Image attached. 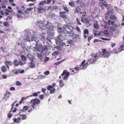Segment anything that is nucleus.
I'll list each match as a JSON object with an SVG mask.
<instances>
[{
    "label": "nucleus",
    "mask_w": 124,
    "mask_h": 124,
    "mask_svg": "<svg viewBox=\"0 0 124 124\" xmlns=\"http://www.w3.org/2000/svg\"><path fill=\"white\" fill-rule=\"evenodd\" d=\"M92 36H88V42H89L91 40V39L92 38Z\"/></svg>",
    "instance_id": "55"
},
{
    "label": "nucleus",
    "mask_w": 124,
    "mask_h": 124,
    "mask_svg": "<svg viewBox=\"0 0 124 124\" xmlns=\"http://www.w3.org/2000/svg\"><path fill=\"white\" fill-rule=\"evenodd\" d=\"M49 59V57H46L45 58L44 60V62H46Z\"/></svg>",
    "instance_id": "50"
},
{
    "label": "nucleus",
    "mask_w": 124,
    "mask_h": 124,
    "mask_svg": "<svg viewBox=\"0 0 124 124\" xmlns=\"http://www.w3.org/2000/svg\"><path fill=\"white\" fill-rule=\"evenodd\" d=\"M4 25L5 26H8V22H4L3 23Z\"/></svg>",
    "instance_id": "60"
},
{
    "label": "nucleus",
    "mask_w": 124,
    "mask_h": 124,
    "mask_svg": "<svg viewBox=\"0 0 124 124\" xmlns=\"http://www.w3.org/2000/svg\"><path fill=\"white\" fill-rule=\"evenodd\" d=\"M22 48L24 50L26 48V46H25L24 44H23L22 45Z\"/></svg>",
    "instance_id": "63"
},
{
    "label": "nucleus",
    "mask_w": 124,
    "mask_h": 124,
    "mask_svg": "<svg viewBox=\"0 0 124 124\" xmlns=\"http://www.w3.org/2000/svg\"><path fill=\"white\" fill-rule=\"evenodd\" d=\"M59 36L60 38L61 39V40L62 41V40H64L65 39V38L62 36L61 34L59 35Z\"/></svg>",
    "instance_id": "49"
},
{
    "label": "nucleus",
    "mask_w": 124,
    "mask_h": 124,
    "mask_svg": "<svg viewBox=\"0 0 124 124\" xmlns=\"http://www.w3.org/2000/svg\"><path fill=\"white\" fill-rule=\"evenodd\" d=\"M21 84V83L19 81H17L16 82V85H20Z\"/></svg>",
    "instance_id": "54"
},
{
    "label": "nucleus",
    "mask_w": 124,
    "mask_h": 124,
    "mask_svg": "<svg viewBox=\"0 0 124 124\" xmlns=\"http://www.w3.org/2000/svg\"><path fill=\"white\" fill-rule=\"evenodd\" d=\"M33 9V8H29L26 9V10L27 11H30L32 10Z\"/></svg>",
    "instance_id": "57"
},
{
    "label": "nucleus",
    "mask_w": 124,
    "mask_h": 124,
    "mask_svg": "<svg viewBox=\"0 0 124 124\" xmlns=\"http://www.w3.org/2000/svg\"><path fill=\"white\" fill-rule=\"evenodd\" d=\"M102 56L104 57L108 58L109 57L110 55V53L109 52H107L105 49H103L102 50Z\"/></svg>",
    "instance_id": "8"
},
{
    "label": "nucleus",
    "mask_w": 124,
    "mask_h": 124,
    "mask_svg": "<svg viewBox=\"0 0 124 124\" xmlns=\"http://www.w3.org/2000/svg\"><path fill=\"white\" fill-rule=\"evenodd\" d=\"M102 3L103 6H104L105 7H107L108 4L107 3L106 1H104L103 2H102Z\"/></svg>",
    "instance_id": "43"
},
{
    "label": "nucleus",
    "mask_w": 124,
    "mask_h": 124,
    "mask_svg": "<svg viewBox=\"0 0 124 124\" xmlns=\"http://www.w3.org/2000/svg\"><path fill=\"white\" fill-rule=\"evenodd\" d=\"M59 85L60 86L62 87L64 85L63 82L62 80H60L59 81Z\"/></svg>",
    "instance_id": "40"
},
{
    "label": "nucleus",
    "mask_w": 124,
    "mask_h": 124,
    "mask_svg": "<svg viewBox=\"0 0 124 124\" xmlns=\"http://www.w3.org/2000/svg\"><path fill=\"white\" fill-rule=\"evenodd\" d=\"M39 98L41 99H42L43 98V95H39Z\"/></svg>",
    "instance_id": "62"
},
{
    "label": "nucleus",
    "mask_w": 124,
    "mask_h": 124,
    "mask_svg": "<svg viewBox=\"0 0 124 124\" xmlns=\"http://www.w3.org/2000/svg\"><path fill=\"white\" fill-rule=\"evenodd\" d=\"M50 36L48 35L47 36V37L46 38V43H50L49 44H52V42L51 41L50 39Z\"/></svg>",
    "instance_id": "24"
},
{
    "label": "nucleus",
    "mask_w": 124,
    "mask_h": 124,
    "mask_svg": "<svg viewBox=\"0 0 124 124\" xmlns=\"http://www.w3.org/2000/svg\"><path fill=\"white\" fill-rule=\"evenodd\" d=\"M76 12L79 13H80V14H81L82 13V12H80L81 9L79 7H77L76 8Z\"/></svg>",
    "instance_id": "25"
},
{
    "label": "nucleus",
    "mask_w": 124,
    "mask_h": 124,
    "mask_svg": "<svg viewBox=\"0 0 124 124\" xmlns=\"http://www.w3.org/2000/svg\"><path fill=\"white\" fill-rule=\"evenodd\" d=\"M24 39L29 42L33 41L35 43L36 47L34 48L37 51L40 53H42L43 51H46L47 49L46 46H42L39 42V39L35 36L36 33L32 30H27L24 31Z\"/></svg>",
    "instance_id": "1"
},
{
    "label": "nucleus",
    "mask_w": 124,
    "mask_h": 124,
    "mask_svg": "<svg viewBox=\"0 0 124 124\" xmlns=\"http://www.w3.org/2000/svg\"><path fill=\"white\" fill-rule=\"evenodd\" d=\"M47 32L50 35H51L52 36H53L54 35V33L53 32H51L49 30H47Z\"/></svg>",
    "instance_id": "27"
},
{
    "label": "nucleus",
    "mask_w": 124,
    "mask_h": 124,
    "mask_svg": "<svg viewBox=\"0 0 124 124\" xmlns=\"http://www.w3.org/2000/svg\"><path fill=\"white\" fill-rule=\"evenodd\" d=\"M67 34L69 36H73L74 34V32L72 30L70 31H68V32L67 33Z\"/></svg>",
    "instance_id": "19"
},
{
    "label": "nucleus",
    "mask_w": 124,
    "mask_h": 124,
    "mask_svg": "<svg viewBox=\"0 0 124 124\" xmlns=\"http://www.w3.org/2000/svg\"><path fill=\"white\" fill-rule=\"evenodd\" d=\"M64 10L65 11L67 12H69V9L66 7H65L63 8Z\"/></svg>",
    "instance_id": "51"
},
{
    "label": "nucleus",
    "mask_w": 124,
    "mask_h": 124,
    "mask_svg": "<svg viewBox=\"0 0 124 124\" xmlns=\"http://www.w3.org/2000/svg\"><path fill=\"white\" fill-rule=\"evenodd\" d=\"M97 53H95L94 54H92L91 56L93 57L88 61V62L90 64H92L94 63L96 61V59H93V57L96 58L97 57Z\"/></svg>",
    "instance_id": "7"
},
{
    "label": "nucleus",
    "mask_w": 124,
    "mask_h": 124,
    "mask_svg": "<svg viewBox=\"0 0 124 124\" xmlns=\"http://www.w3.org/2000/svg\"><path fill=\"white\" fill-rule=\"evenodd\" d=\"M49 8L53 10L57 9V7L55 6H51L49 7Z\"/></svg>",
    "instance_id": "36"
},
{
    "label": "nucleus",
    "mask_w": 124,
    "mask_h": 124,
    "mask_svg": "<svg viewBox=\"0 0 124 124\" xmlns=\"http://www.w3.org/2000/svg\"><path fill=\"white\" fill-rule=\"evenodd\" d=\"M45 77V76L41 74L38 76V79H41L44 78Z\"/></svg>",
    "instance_id": "34"
},
{
    "label": "nucleus",
    "mask_w": 124,
    "mask_h": 124,
    "mask_svg": "<svg viewBox=\"0 0 124 124\" xmlns=\"http://www.w3.org/2000/svg\"><path fill=\"white\" fill-rule=\"evenodd\" d=\"M76 20H77V22L78 24L80 25H81V24L80 23L79 20V19L77 18Z\"/></svg>",
    "instance_id": "58"
},
{
    "label": "nucleus",
    "mask_w": 124,
    "mask_h": 124,
    "mask_svg": "<svg viewBox=\"0 0 124 124\" xmlns=\"http://www.w3.org/2000/svg\"><path fill=\"white\" fill-rule=\"evenodd\" d=\"M29 65L30 67L33 68L35 67V65L34 62H32L30 63Z\"/></svg>",
    "instance_id": "22"
},
{
    "label": "nucleus",
    "mask_w": 124,
    "mask_h": 124,
    "mask_svg": "<svg viewBox=\"0 0 124 124\" xmlns=\"http://www.w3.org/2000/svg\"><path fill=\"white\" fill-rule=\"evenodd\" d=\"M59 45L56 46L54 47L55 48L57 49L58 50H60L63 49L62 46L61 45Z\"/></svg>",
    "instance_id": "20"
},
{
    "label": "nucleus",
    "mask_w": 124,
    "mask_h": 124,
    "mask_svg": "<svg viewBox=\"0 0 124 124\" xmlns=\"http://www.w3.org/2000/svg\"><path fill=\"white\" fill-rule=\"evenodd\" d=\"M27 57L31 61L33 60V56L30 53H28L27 54Z\"/></svg>",
    "instance_id": "18"
},
{
    "label": "nucleus",
    "mask_w": 124,
    "mask_h": 124,
    "mask_svg": "<svg viewBox=\"0 0 124 124\" xmlns=\"http://www.w3.org/2000/svg\"><path fill=\"white\" fill-rule=\"evenodd\" d=\"M1 70L4 73L7 70L6 68V67L4 66H2Z\"/></svg>",
    "instance_id": "28"
},
{
    "label": "nucleus",
    "mask_w": 124,
    "mask_h": 124,
    "mask_svg": "<svg viewBox=\"0 0 124 124\" xmlns=\"http://www.w3.org/2000/svg\"><path fill=\"white\" fill-rule=\"evenodd\" d=\"M20 116H22L21 118H22V120H24L26 119V116L24 114H23V115H20Z\"/></svg>",
    "instance_id": "39"
},
{
    "label": "nucleus",
    "mask_w": 124,
    "mask_h": 124,
    "mask_svg": "<svg viewBox=\"0 0 124 124\" xmlns=\"http://www.w3.org/2000/svg\"><path fill=\"white\" fill-rule=\"evenodd\" d=\"M81 21L83 22L88 23V20L85 17H82L81 18Z\"/></svg>",
    "instance_id": "23"
},
{
    "label": "nucleus",
    "mask_w": 124,
    "mask_h": 124,
    "mask_svg": "<svg viewBox=\"0 0 124 124\" xmlns=\"http://www.w3.org/2000/svg\"><path fill=\"white\" fill-rule=\"evenodd\" d=\"M46 26V29L47 28L52 31L55 30L56 29V27L54 26L52 24L48 22H47Z\"/></svg>",
    "instance_id": "5"
},
{
    "label": "nucleus",
    "mask_w": 124,
    "mask_h": 124,
    "mask_svg": "<svg viewBox=\"0 0 124 124\" xmlns=\"http://www.w3.org/2000/svg\"><path fill=\"white\" fill-rule=\"evenodd\" d=\"M35 52L36 53L35 54L34 53V54H35L37 56L38 58L40 60L42 61L44 59V57L42 54L40 53H36L37 52L36 51H35Z\"/></svg>",
    "instance_id": "13"
},
{
    "label": "nucleus",
    "mask_w": 124,
    "mask_h": 124,
    "mask_svg": "<svg viewBox=\"0 0 124 124\" xmlns=\"http://www.w3.org/2000/svg\"><path fill=\"white\" fill-rule=\"evenodd\" d=\"M69 5L70 6L73 7L75 5V3L73 1H71L69 3Z\"/></svg>",
    "instance_id": "31"
},
{
    "label": "nucleus",
    "mask_w": 124,
    "mask_h": 124,
    "mask_svg": "<svg viewBox=\"0 0 124 124\" xmlns=\"http://www.w3.org/2000/svg\"><path fill=\"white\" fill-rule=\"evenodd\" d=\"M94 28L97 29H98L99 28V26L98 25V24L97 23V21H96V23H94Z\"/></svg>",
    "instance_id": "35"
},
{
    "label": "nucleus",
    "mask_w": 124,
    "mask_h": 124,
    "mask_svg": "<svg viewBox=\"0 0 124 124\" xmlns=\"http://www.w3.org/2000/svg\"><path fill=\"white\" fill-rule=\"evenodd\" d=\"M46 2V0H44L40 2L39 4V6H40V5H43Z\"/></svg>",
    "instance_id": "38"
},
{
    "label": "nucleus",
    "mask_w": 124,
    "mask_h": 124,
    "mask_svg": "<svg viewBox=\"0 0 124 124\" xmlns=\"http://www.w3.org/2000/svg\"><path fill=\"white\" fill-rule=\"evenodd\" d=\"M49 73V72L47 70L44 73V74L45 75H48Z\"/></svg>",
    "instance_id": "52"
},
{
    "label": "nucleus",
    "mask_w": 124,
    "mask_h": 124,
    "mask_svg": "<svg viewBox=\"0 0 124 124\" xmlns=\"http://www.w3.org/2000/svg\"><path fill=\"white\" fill-rule=\"evenodd\" d=\"M85 62V60H84V61L82 62L81 64V66L80 67V69H85L87 67V66L88 65V63L87 62L85 64H84Z\"/></svg>",
    "instance_id": "11"
},
{
    "label": "nucleus",
    "mask_w": 124,
    "mask_h": 124,
    "mask_svg": "<svg viewBox=\"0 0 124 124\" xmlns=\"http://www.w3.org/2000/svg\"><path fill=\"white\" fill-rule=\"evenodd\" d=\"M55 40L56 43L58 44L61 45L62 46H64L65 45V43L62 42L61 39L59 35L55 38Z\"/></svg>",
    "instance_id": "9"
},
{
    "label": "nucleus",
    "mask_w": 124,
    "mask_h": 124,
    "mask_svg": "<svg viewBox=\"0 0 124 124\" xmlns=\"http://www.w3.org/2000/svg\"><path fill=\"white\" fill-rule=\"evenodd\" d=\"M64 60H62L61 61H59L55 63V64L56 65H58L60 64L62 61H63Z\"/></svg>",
    "instance_id": "48"
},
{
    "label": "nucleus",
    "mask_w": 124,
    "mask_h": 124,
    "mask_svg": "<svg viewBox=\"0 0 124 124\" xmlns=\"http://www.w3.org/2000/svg\"><path fill=\"white\" fill-rule=\"evenodd\" d=\"M110 18L113 20H115L116 19V16L114 15H111L110 17Z\"/></svg>",
    "instance_id": "41"
},
{
    "label": "nucleus",
    "mask_w": 124,
    "mask_h": 124,
    "mask_svg": "<svg viewBox=\"0 0 124 124\" xmlns=\"http://www.w3.org/2000/svg\"><path fill=\"white\" fill-rule=\"evenodd\" d=\"M40 101L37 98L32 99L30 101V103L34 109L36 108L38 105L40 103Z\"/></svg>",
    "instance_id": "3"
},
{
    "label": "nucleus",
    "mask_w": 124,
    "mask_h": 124,
    "mask_svg": "<svg viewBox=\"0 0 124 124\" xmlns=\"http://www.w3.org/2000/svg\"><path fill=\"white\" fill-rule=\"evenodd\" d=\"M67 41V43L69 44H72L74 43L73 41L72 40L68 39Z\"/></svg>",
    "instance_id": "37"
},
{
    "label": "nucleus",
    "mask_w": 124,
    "mask_h": 124,
    "mask_svg": "<svg viewBox=\"0 0 124 124\" xmlns=\"http://www.w3.org/2000/svg\"><path fill=\"white\" fill-rule=\"evenodd\" d=\"M76 29L77 31L79 32L80 33L81 32V31L80 30V29L78 26H76Z\"/></svg>",
    "instance_id": "56"
},
{
    "label": "nucleus",
    "mask_w": 124,
    "mask_h": 124,
    "mask_svg": "<svg viewBox=\"0 0 124 124\" xmlns=\"http://www.w3.org/2000/svg\"><path fill=\"white\" fill-rule=\"evenodd\" d=\"M114 12V10L113 9H111L108 11H107V14L109 15H110L111 14L113 13Z\"/></svg>",
    "instance_id": "33"
},
{
    "label": "nucleus",
    "mask_w": 124,
    "mask_h": 124,
    "mask_svg": "<svg viewBox=\"0 0 124 124\" xmlns=\"http://www.w3.org/2000/svg\"><path fill=\"white\" fill-rule=\"evenodd\" d=\"M21 70L20 69H14L12 71V72L15 74H16L19 73Z\"/></svg>",
    "instance_id": "21"
},
{
    "label": "nucleus",
    "mask_w": 124,
    "mask_h": 124,
    "mask_svg": "<svg viewBox=\"0 0 124 124\" xmlns=\"http://www.w3.org/2000/svg\"><path fill=\"white\" fill-rule=\"evenodd\" d=\"M60 16L62 18H65L67 17L66 15V13L65 12H60Z\"/></svg>",
    "instance_id": "15"
},
{
    "label": "nucleus",
    "mask_w": 124,
    "mask_h": 124,
    "mask_svg": "<svg viewBox=\"0 0 124 124\" xmlns=\"http://www.w3.org/2000/svg\"><path fill=\"white\" fill-rule=\"evenodd\" d=\"M59 54V53L57 51H54L52 54L53 56L55 55H58Z\"/></svg>",
    "instance_id": "44"
},
{
    "label": "nucleus",
    "mask_w": 124,
    "mask_h": 124,
    "mask_svg": "<svg viewBox=\"0 0 124 124\" xmlns=\"http://www.w3.org/2000/svg\"><path fill=\"white\" fill-rule=\"evenodd\" d=\"M25 62H21V61L20 60L19 61H18L16 59H15L13 62V64L14 66H18L19 65L21 66H22L25 64Z\"/></svg>",
    "instance_id": "6"
},
{
    "label": "nucleus",
    "mask_w": 124,
    "mask_h": 124,
    "mask_svg": "<svg viewBox=\"0 0 124 124\" xmlns=\"http://www.w3.org/2000/svg\"><path fill=\"white\" fill-rule=\"evenodd\" d=\"M29 108L27 106H25L23 107L22 109L21 110V111L24 112L26 111Z\"/></svg>",
    "instance_id": "29"
},
{
    "label": "nucleus",
    "mask_w": 124,
    "mask_h": 124,
    "mask_svg": "<svg viewBox=\"0 0 124 124\" xmlns=\"http://www.w3.org/2000/svg\"><path fill=\"white\" fill-rule=\"evenodd\" d=\"M104 33L105 35H108L109 33L108 30H105L104 31Z\"/></svg>",
    "instance_id": "45"
},
{
    "label": "nucleus",
    "mask_w": 124,
    "mask_h": 124,
    "mask_svg": "<svg viewBox=\"0 0 124 124\" xmlns=\"http://www.w3.org/2000/svg\"><path fill=\"white\" fill-rule=\"evenodd\" d=\"M20 117H18L17 118H13V120L14 122L17 123H19L20 122Z\"/></svg>",
    "instance_id": "17"
},
{
    "label": "nucleus",
    "mask_w": 124,
    "mask_h": 124,
    "mask_svg": "<svg viewBox=\"0 0 124 124\" xmlns=\"http://www.w3.org/2000/svg\"><path fill=\"white\" fill-rule=\"evenodd\" d=\"M57 30L59 32V33L60 34L61 32L67 34L68 32V31L67 29L69 30L70 29V27L68 25H64L62 28L59 27L58 25L57 26Z\"/></svg>",
    "instance_id": "2"
},
{
    "label": "nucleus",
    "mask_w": 124,
    "mask_h": 124,
    "mask_svg": "<svg viewBox=\"0 0 124 124\" xmlns=\"http://www.w3.org/2000/svg\"><path fill=\"white\" fill-rule=\"evenodd\" d=\"M37 25L40 28L43 29L44 30L46 29V24H44L42 23L40 20H38L37 22Z\"/></svg>",
    "instance_id": "4"
},
{
    "label": "nucleus",
    "mask_w": 124,
    "mask_h": 124,
    "mask_svg": "<svg viewBox=\"0 0 124 124\" xmlns=\"http://www.w3.org/2000/svg\"><path fill=\"white\" fill-rule=\"evenodd\" d=\"M21 60H20L21 61V62H24L25 63V64L26 62H25V61L26 60V57L24 55H21Z\"/></svg>",
    "instance_id": "16"
},
{
    "label": "nucleus",
    "mask_w": 124,
    "mask_h": 124,
    "mask_svg": "<svg viewBox=\"0 0 124 124\" xmlns=\"http://www.w3.org/2000/svg\"><path fill=\"white\" fill-rule=\"evenodd\" d=\"M124 49V46L123 44L122 45L118 48V50H117V51H116L115 50H114L113 51V52L115 54H117L118 53V51L121 52Z\"/></svg>",
    "instance_id": "12"
},
{
    "label": "nucleus",
    "mask_w": 124,
    "mask_h": 124,
    "mask_svg": "<svg viewBox=\"0 0 124 124\" xmlns=\"http://www.w3.org/2000/svg\"><path fill=\"white\" fill-rule=\"evenodd\" d=\"M39 38L43 42H44L45 41H46L45 38L43 36H40L39 37Z\"/></svg>",
    "instance_id": "30"
},
{
    "label": "nucleus",
    "mask_w": 124,
    "mask_h": 124,
    "mask_svg": "<svg viewBox=\"0 0 124 124\" xmlns=\"http://www.w3.org/2000/svg\"><path fill=\"white\" fill-rule=\"evenodd\" d=\"M84 34H87L88 33V29H85L84 30Z\"/></svg>",
    "instance_id": "46"
},
{
    "label": "nucleus",
    "mask_w": 124,
    "mask_h": 124,
    "mask_svg": "<svg viewBox=\"0 0 124 124\" xmlns=\"http://www.w3.org/2000/svg\"><path fill=\"white\" fill-rule=\"evenodd\" d=\"M37 9L38 12L39 13H42L46 11V9L43 6H39Z\"/></svg>",
    "instance_id": "10"
},
{
    "label": "nucleus",
    "mask_w": 124,
    "mask_h": 124,
    "mask_svg": "<svg viewBox=\"0 0 124 124\" xmlns=\"http://www.w3.org/2000/svg\"><path fill=\"white\" fill-rule=\"evenodd\" d=\"M67 72L68 71H67V70H64L62 73L61 74V76L62 77L65 74H66L67 73Z\"/></svg>",
    "instance_id": "47"
},
{
    "label": "nucleus",
    "mask_w": 124,
    "mask_h": 124,
    "mask_svg": "<svg viewBox=\"0 0 124 124\" xmlns=\"http://www.w3.org/2000/svg\"><path fill=\"white\" fill-rule=\"evenodd\" d=\"M115 30V28L112 26H109L108 27V30L109 32V33H112L113 31H114Z\"/></svg>",
    "instance_id": "14"
},
{
    "label": "nucleus",
    "mask_w": 124,
    "mask_h": 124,
    "mask_svg": "<svg viewBox=\"0 0 124 124\" xmlns=\"http://www.w3.org/2000/svg\"><path fill=\"white\" fill-rule=\"evenodd\" d=\"M13 64V63L10 61H8V64L10 66H11Z\"/></svg>",
    "instance_id": "64"
},
{
    "label": "nucleus",
    "mask_w": 124,
    "mask_h": 124,
    "mask_svg": "<svg viewBox=\"0 0 124 124\" xmlns=\"http://www.w3.org/2000/svg\"><path fill=\"white\" fill-rule=\"evenodd\" d=\"M102 8V9H103L104 8L103 7V5L102 4V3H101L99 5Z\"/></svg>",
    "instance_id": "61"
},
{
    "label": "nucleus",
    "mask_w": 124,
    "mask_h": 124,
    "mask_svg": "<svg viewBox=\"0 0 124 124\" xmlns=\"http://www.w3.org/2000/svg\"><path fill=\"white\" fill-rule=\"evenodd\" d=\"M52 88V86L51 85H49L47 86V90H50Z\"/></svg>",
    "instance_id": "53"
},
{
    "label": "nucleus",
    "mask_w": 124,
    "mask_h": 124,
    "mask_svg": "<svg viewBox=\"0 0 124 124\" xmlns=\"http://www.w3.org/2000/svg\"><path fill=\"white\" fill-rule=\"evenodd\" d=\"M55 91V89L54 88H53L50 91V94H53L54 93Z\"/></svg>",
    "instance_id": "42"
},
{
    "label": "nucleus",
    "mask_w": 124,
    "mask_h": 124,
    "mask_svg": "<svg viewBox=\"0 0 124 124\" xmlns=\"http://www.w3.org/2000/svg\"><path fill=\"white\" fill-rule=\"evenodd\" d=\"M108 22L109 25H112L114 23V21L110 20H108Z\"/></svg>",
    "instance_id": "32"
},
{
    "label": "nucleus",
    "mask_w": 124,
    "mask_h": 124,
    "mask_svg": "<svg viewBox=\"0 0 124 124\" xmlns=\"http://www.w3.org/2000/svg\"><path fill=\"white\" fill-rule=\"evenodd\" d=\"M15 88L13 87H11L10 88V90L11 91H14V90H15Z\"/></svg>",
    "instance_id": "59"
},
{
    "label": "nucleus",
    "mask_w": 124,
    "mask_h": 124,
    "mask_svg": "<svg viewBox=\"0 0 124 124\" xmlns=\"http://www.w3.org/2000/svg\"><path fill=\"white\" fill-rule=\"evenodd\" d=\"M69 73L68 72H67V73L65 74V76L63 77L64 79H67L69 75Z\"/></svg>",
    "instance_id": "26"
}]
</instances>
